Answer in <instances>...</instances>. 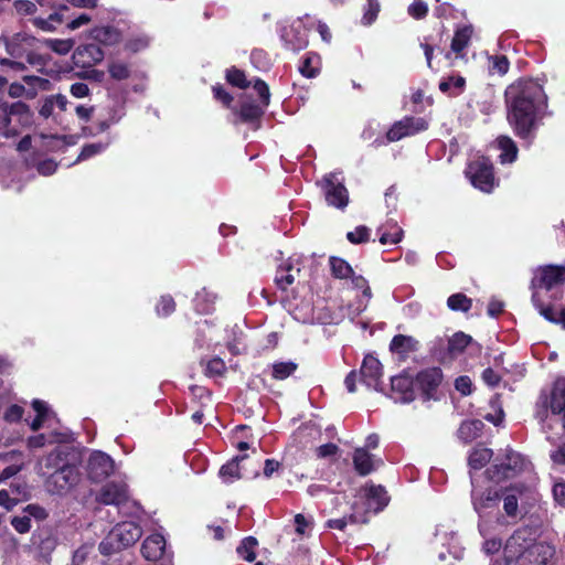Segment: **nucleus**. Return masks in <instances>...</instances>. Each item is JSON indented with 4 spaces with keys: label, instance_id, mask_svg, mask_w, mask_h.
Listing matches in <instances>:
<instances>
[{
    "label": "nucleus",
    "instance_id": "f257e3e1",
    "mask_svg": "<svg viewBox=\"0 0 565 565\" xmlns=\"http://www.w3.org/2000/svg\"><path fill=\"white\" fill-rule=\"evenodd\" d=\"M508 121L518 137L527 139L547 108V96L535 79L521 78L505 89Z\"/></svg>",
    "mask_w": 565,
    "mask_h": 565
},
{
    "label": "nucleus",
    "instance_id": "f03ea898",
    "mask_svg": "<svg viewBox=\"0 0 565 565\" xmlns=\"http://www.w3.org/2000/svg\"><path fill=\"white\" fill-rule=\"evenodd\" d=\"M504 561H495L491 565H545L554 555V547L544 542H537L532 530H516L504 546Z\"/></svg>",
    "mask_w": 565,
    "mask_h": 565
},
{
    "label": "nucleus",
    "instance_id": "7ed1b4c3",
    "mask_svg": "<svg viewBox=\"0 0 565 565\" xmlns=\"http://www.w3.org/2000/svg\"><path fill=\"white\" fill-rule=\"evenodd\" d=\"M535 418L541 424L546 440L554 444L562 433L550 434L554 425L562 424V431H565V379H558L551 391L550 396H541L536 403Z\"/></svg>",
    "mask_w": 565,
    "mask_h": 565
},
{
    "label": "nucleus",
    "instance_id": "20e7f679",
    "mask_svg": "<svg viewBox=\"0 0 565 565\" xmlns=\"http://www.w3.org/2000/svg\"><path fill=\"white\" fill-rule=\"evenodd\" d=\"M0 42L3 44L7 53L12 58H2V66L11 67L15 71H23L25 60L26 63L33 65L36 63L38 55L35 53V38L26 32H17L10 35H1Z\"/></svg>",
    "mask_w": 565,
    "mask_h": 565
},
{
    "label": "nucleus",
    "instance_id": "39448f33",
    "mask_svg": "<svg viewBox=\"0 0 565 565\" xmlns=\"http://www.w3.org/2000/svg\"><path fill=\"white\" fill-rule=\"evenodd\" d=\"M388 503V497L382 486H367L360 490L349 515L352 523H366L371 513L382 511Z\"/></svg>",
    "mask_w": 565,
    "mask_h": 565
},
{
    "label": "nucleus",
    "instance_id": "423d86ee",
    "mask_svg": "<svg viewBox=\"0 0 565 565\" xmlns=\"http://www.w3.org/2000/svg\"><path fill=\"white\" fill-rule=\"evenodd\" d=\"M31 121L32 113L26 104L0 102V135L4 138L18 136Z\"/></svg>",
    "mask_w": 565,
    "mask_h": 565
},
{
    "label": "nucleus",
    "instance_id": "0eeeda50",
    "mask_svg": "<svg viewBox=\"0 0 565 565\" xmlns=\"http://www.w3.org/2000/svg\"><path fill=\"white\" fill-rule=\"evenodd\" d=\"M141 535V529L135 522L118 523L99 543V551L103 555H110L135 544Z\"/></svg>",
    "mask_w": 565,
    "mask_h": 565
},
{
    "label": "nucleus",
    "instance_id": "6e6552de",
    "mask_svg": "<svg viewBox=\"0 0 565 565\" xmlns=\"http://www.w3.org/2000/svg\"><path fill=\"white\" fill-rule=\"evenodd\" d=\"M525 466L526 460L521 454L507 449L504 454L495 457L484 473L489 481L499 483L514 478L524 470Z\"/></svg>",
    "mask_w": 565,
    "mask_h": 565
},
{
    "label": "nucleus",
    "instance_id": "1a4fd4ad",
    "mask_svg": "<svg viewBox=\"0 0 565 565\" xmlns=\"http://www.w3.org/2000/svg\"><path fill=\"white\" fill-rule=\"evenodd\" d=\"M330 267L332 275L335 278L349 280L353 288L362 290V298L359 300V305L355 310V316L364 311L367 307L370 299L372 298V291L367 280L361 275H355L349 263H347L342 258L331 257Z\"/></svg>",
    "mask_w": 565,
    "mask_h": 565
},
{
    "label": "nucleus",
    "instance_id": "9d476101",
    "mask_svg": "<svg viewBox=\"0 0 565 565\" xmlns=\"http://www.w3.org/2000/svg\"><path fill=\"white\" fill-rule=\"evenodd\" d=\"M471 478V502L473 510L478 513L480 520H484L488 513H491L499 505L500 493L498 490L492 488L482 489L479 484V478L475 473H470Z\"/></svg>",
    "mask_w": 565,
    "mask_h": 565
},
{
    "label": "nucleus",
    "instance_id": "9b49d317",
    "mask_svg": "<svg viewBox=\"0 0 565 565\" xmlns=\"http://www.w3.org/2000/svg\"><path fill=\"white\" fill-rule=\"evenodd\" d=\"M466 175L475 188L483 192H491L495 185L492 163L486 157L479 156L471 160L466 169Z\"/></svg>",
    "mask_w": 565,
    "mask_h": 565
},
{
    "label": "nucleus",
    "instance_id": "f8f14e48",
    "mask_svg": "<svg viewBox=\"0 0 565 565\" xmlns=\"http://www.w3.org/2000/svg\"><path fill=\"white\" fill-rule=\"evenodd\" d=\"M319 184L329 205L341 210L348 205L349 192L344 186V178L341 172L326 174Z\"/></svg>",
    "mask_w": 565,
    "mask_h": 565
},
{
    "label": "nucleus",
    "instance_id": "ddd939ff",
    "mask_svg": "<svg viewBox=\"0 0 565 565\" xmlns=\"http://www.w3.org/2000/svg\"><path fill=\"white\" fill-rule=\"evenodd\" d=\"M81 480V472L73 461L66 463L58 471L50 473L46 480V488L54 494H65Z\"/></svg>",
    "mask_w": 565,
    "mask_h": 565
},
{
    "label": "nucleus",
    "instance_id": "4468645a",
    "mask_svg": "<svg viewBox=\"0 0 565 565\" xmlns=\"http://www.w3.org/2000/svg\"><path fill=\"white\" fill-rule=\"evenodd\" d=\"M310 17H306V20L298 19L291 24L284 26L281 30V40L285 46L294 52L303 50L308 45V31L309 24H312Z\"/></svg>",
    "mask_w": 565,
    "mask_h": 565
},
{
    "label": "nucleus",
    "instance_id": "2eb2a0df",
    "mask_svg": "<svg viewBox=\"0 0 565 565\" xmlns=\"http://www.w3.org/2000/svg\"><path fill=\"white\" fill-rule=\"evenodd\" d=\"M565 282V265H545L539 267L532 279L534 290L543 288L550 290Z\"/></svg>",
    "mask_w": 565,
    "mask_h": 565
},
{
    "label": "nucleus",
    "instance_id": "dca6fc26",
    "mask_svg": "<svg viewBox=\"0 0 565 565\" xmlns=\"http://www.w3.org/2000/svg\"><path fill=\"white\" fill-rule=\"evenodd\" d=\"M87 476L94 482H100L114 471V460L103 451H94L87 460Z\"/></svg>",
    "mask_w": 565,
    "mask_h": 565
},
{
    "label": "nucleus",
    "instance_id": "f3484780",
    "mask_svg": "<svg viewBox=\"0 0 565 565\" xmlns=\"http://www.w3.org/2000/svg\"><path fill=\"white\" fill-rule=\"evenodd\" d=\"M428 128V122L420 117H405L395 122L386 134L387 141H398Z\"/></svg>",
    "mask_w": 565,
    "mask_h": 565
},
{
    "label": "nucleus",
    "instance_id": "a211bd4d",
    "mask_svg": "<svg viewBox=\"0 0 565 565\" xmlns=\"http://www.w3.org/2000/svg\"><path fill=\"white\" fill-rule=\"evenodd\" d=\"M382 374L381 362L372 354L365 355L360 369L361 381L363 384L375 391H381Z\"/></svg>",
    "mask_w": 565,
    "mask_h": 565
},
{
    "label": "nucleus",
    "instance_id": "6ab92c4d",
    "mask_svg": "<svg viewBox=\"0 0 565 565\" xmlns=\"http://www.w3.org/2000/svg\"><path fill=\"white\" fill-rule=\"evenodd\" d=\"M104 56V51L99 45L89 43L77 46L73 52L72 58L76 66L87 68L102 62Z\"/></svg>",
    "mask_w": 565,
    "mask_h": 565
},
{
    "label": "nucleus",
    "instance_id": "aec40b11",
    "mask_svg": "<svg viewBox=\"0 0 565 565\" xmlns=\"http://www.w3.org/2000/svg\"><path fill=\"white\" fill-rule=\"evenodd\" d=\"M96 500L107 505H121L128 500L127 484L124 482H108L102 487Z\"/></svg>",
    "mask_w": 565,
    "mask_h": 565
},
{
    "label": "nucleus",
    "instance_id": "412c9836",
    "mask_svg": "<svg viewBox=\"0 0 565 565\" xmlns=\"http://www.w3.org/2000/svg\"><path fill=\"white\" fill-rule=\"evenodd\" d=\"M415 381L408 375H397L391 379V397L396 403H409L415 398Z\"/></svg>",
    "mask_w": 565,
    "mask_h": 565
},
{
    "label": "nucleus",
    "instance_id": "4be33fe9",
    "mask_svg": "<svg viewBox=\"0 0 565 565\" xmlns=\"http://www.w3.org/2000/svg\"><path fill=\"white\" fill-rule=\"evenodd\" d=\"M68 11L65 4L58 6L47 18L35 17L31 20L32 24L44 32H53L58 25L65 22L66 17L64 12Z\"/></svg>",
    "mask_w": 565,
    "mask_h": 565
},
{
    "label": "nucleus",
    "instance_id": "5701e85b",
    "mask_svg": "<svg viewBox=\"0 0 565 565\" xmlns=\"http://www.w3.org/2000/svg\"><path fill=\"white\" fill-rule=\"evenodd\" d=\"M68 451L64 448H55L49 455L43 458V462L40 466V473L46 475L53 471H58L71 460L68 459Z\"/></svg>",
    "mask_w": 565,
    "mask_h": 565
},
{
    "label": "nucleus",
    "instance_id": "b1692460",
    "mask_svg": "<svg viewBox=\"0 0 565 565\" xmlns=\"http://www.w3.org/2000/svg\"><path fill=\"white\" fill-rule=\"evenodd\" d=\"M166 550V540L160 534L148 536L141 546V554L148 561H158Z\"/></svg>",
    "mask_w": 565,
    "mask_h": 565
},
{
    "label": "nucleus",
    "instance_id": "393cba45",
    "mask_svg": "<svg viewBox=\"0 0 565 565\" xmlns=\"http://www.w3.org/2000/svg\"><path fill=\"white\" fill-rule=\"evenodd\" d=\"M441 382V372L439 369H427L418 373L415 380V386L422 390L427 396L435 391Z\"/></svg>",
    "mask_w": 565,
    "mask_h": 565
},
{
    "label": "nucleus",
    "instance_id": "a878e982",
    "mask_svg": "<svg viewBox=\"0 0 565 565\" xmlns=\"http://www.w3.org/2000/svg\"><path fill=\"white\" fill-rule=\"evenodd\" d=\"M491 527V523L487 520H481L478 523L479 533L484 539L482 551L487 555L494 554L502 547L501 540L493 535Z\"/></svg>",
    "mask_w": 565,
    "mask_h": 565
},
{
    "label": "nucleus",
    "instance_id": "bb28decb",
    "mask_svg": "<svg viewBox=\"0 0 565 565\" xmlns=\"http://www.w3.org/2000/svg\"><path fill=\"white\" fill-rule=\"evenodd\" d=\"M381 461L374 459L364 448H358L354 451L353 463L355 470L361 476H366L376 469Z\"/></svg>",
    "mask_w": 565,
    "mask_h": 565
},
{
    "label": "nucleus",
    "instance_id": "cd10ccee",
    "mask_svg": "<svg viewBox=\"0 0 565 565\" xmlns=\"http://www.w3.org/2000/svg\"><path fill=\"white\" fill-rule=\"evenodd\" d=\"M90 36L105 45H114L121 40L120 31L113 25L97 26L90 31Z\"/></svg>",
    "mask_w": 565,
    "mask_h": 565
},
{
    "label": "nucleus",
    "instance_id": "c85d7f7f",
    "mask_svg": "<svg viewBox=\"0 0 565 565\" xmlns=\"http://www.w3.org/2000/svg\"><path fill=\"white\" fill-rule=\"evenodd\" d=\"M377 233L380 234V243L383 245L397 244L401 242L403 235L402 228L392 220L380 226Z\"/></svg>",
    "mask_w": 565,
    "mask_h": 565
},
{
    "label": "nucleus",
    "instance_id": "c756f323",
    "mask_svg": "<svg viewBox=\"0 0 565 565\" xmlns=\"http://www.w3.org/2000/svg\"><path fill=\"white\" fill-rule=\"evenodd\" d=\"M68 440V434L67 433H57L53 431L50 435L39 434L35 436H31L28 438V447L29 448H42L46 444H54V443H64Z\"/></svg>",
    "mask_w": 565,
    "mask_h": 565
},
{
    "label": "nucleus",
    "instance_id": "7c9ffc66",
    "mask_svg": "<svg viewBox=\"0 0 565 565\" xmlns=\"http://www.w3.org/2000/svg\"><path fill=\"white\" fill-rule=\"evenodd\" d=\"M417 341L408 335L398 334L393 338L390 349L393 353L405 356L416 350Z\"/></svg>",
    "mask_w": 565,
    "mask_h": 565
},
{
    "label": "nucleus",
    "instance_id": "2f4dec72",
    "mask_svg": "<svg viewBox=\"0 0 565 565\" xmlns=\"http://www.w3.org/2000/svg\"><path fill=\"white\" fill-rule=\"evenodd\" d=\"M498 148L501 150L499 156L500 162L512 163L518 157V147L515 142L508 136H501L498 138Z\"/></svg>",
    "mask_w": 565,
    "mask_h": 565
},
{
    "label": "nucleus",
    "instance_id": "473e14b6",
    "mask_svg": "<svg viewBox=\"0 0 565 565\" xmlns=\"http://www.w3.org/2000/svg\"><path fill=\"white\" fill-rule=\"evenodd\" d=\"M473 29L471 25H463L456 30L451 41V51L456 54L461 53L469 44Z\"/></svg>",
    "mask_w": 565,
    "mask_h": 565
},
{
    "label": "nucleus",
    "instance_id": "72a5a7b5",
    "mask_svg": "<svg viewBox=\"0 0 565 565\" xmlns=\"http://www.w3.org/2000/svg\"><path fill=\"white\" fill-rule=\"evenodd\" d=\"M482 428L483 423L481 420H466L458 429V437L465 443H470L479 436Z\"/></svg>",
    "mask_w": 565,
    "mask_h": 565
},
{
    "label": "nucleus",
    "instance_id": "f704fd0d",
    "mask_svg": "<svg viewBox=\"0 0 565 565\" xmlns=\"http://www.w3.org/2000/svg\"><path fill=\"white\" fill-rule=\"evenodd\" d=\"M492 455V450L489 448L476 447L468 458L470 469L480 470L490 461Z\"/></svg>",
    "mask_w": 565,
    "mask_h": 565
},
{
    "label": "nucleus",
    "instance_id": "c9c22d12",
    "mask_svg": "<svg viewBox=\"0 0 565 565\" xmlns=\"http://www.w3.org/2000/svg\"><path fill=\"white\" fill-rule=\"evenodd\" d=\"M471 337L463 333L457 332L448 340V354L450 358H456L463 352L467 345L471 342Z\"/></svg>",
    "mask_w": 565,
    "mask_h": 565
},
{
    "label": "nucleus",
    "instance_id": "e433bc0d",
    "mask_svg": "<svg viewBox=\"0 0 565 565\" xmlns=\"http://www.w3.org/2000/svg\"><path fill=\"white\" fill-rule=\"evenodd\" d=\"M32 407L36 412V417L32 420L30 427L33 431H36L43 426L44 422L51 417L52 412L47 404L40 399H34L32 402Z\"/></svg>",
    "mask_w": 565,
    "mask_h": 565
},
{
    "label": "nucleus",
    "instance_id": "4c0bfd02",
    "mask_svg": "<svg viewBox=\"0 0 565 565\" xmlns=\"http://www.w3.org/2000/svg\"><path fill=\"white\" fill-rule=\"evenodd\" d=\"M125 111V102L121 99H116L111 107H109L107 118L100 124L102 130L108 129L111 125H115L124 118Z\"/></svg>",
    "mask_w": 565,
    "mask_h": 565
},
{
    "label": "nucleus",
    "instance_id": "58836bf2",
    "mask_svg": "<svg viewBox=\"0 0 565 565\" xmlns=\"http://www.w3.org/2000/svg\"><path fill=\"white\" fill-rule=\"evenodd\" d=\"M297 364L295 362L279 361L270 365V375L274 380L284 381L295 373Z\"/></svg>",
    "mask_w": 565,
    "mask_h": 565
},
{
    "label": "nucleus",
    "instance_id": "ea45409f",
    "mask_svg": "<svg viewBox=\"0 0 565 565\" xmlns=\"http://www.w3.org/2000/svg\"><path fill=\"white\" fill-rule=\"evenodd\" d=\"M264 107L262 104H255L254 102H244L241 106V118L247 122H254L258 120L264 114Z\"/></svg>",
    "mask_w": 565,
    "mask_h": 565
},
{
    "label": "nucleus",
    "instance_id": "a19ab883",
    "mask_svg": "<svg viewBox=\"0 0 565 565\" xmlns=\"http://www.w3.org/2000/svg\"><path fill=\"white\" fill-rule=\"evenodd\" d=\"M466 79L462 76H449L439 83V89L450 96L459 95L465 87Z\"/></svg>",
    "mask_w": 565,
    "mask_h": 565
},
{
    "label": "nucleus",
    "instance_id": "79ce46f5",
    "mask_svg": "<svg viewBox=\"0 0 565 565\" xmlns=\"http://www.w3.org/2000/svg\"><path fill=\"white\" fill-rule=\"evenodd\" d=\"M151 43V38L143 32L131 33L126 42V49L137 53L147 49Z\"/></svg>",
    "mask_w": 565,
    "mask_h": 565
},
{
    "label": "nucleus",
    "instance_id": "37998d69",
    "mask_svg": "<svg viewBox=\"0 0 565 565\" xmlns=\"http://www.w3.org/2000/svg\"><path fill=\"white\" fill-rule=\"evenodd\" d=\"M44 45L58 55L68 54L75 45L73 39H46Z\"/></svg>",
    "mask_w": 565,
    "mask_h": 565
},
{
    "label": "nucleus",
    "instance_id": "c03bdc74",
    "mask_svg": "<svg viewBox=\"0 0 565 565\" xmlns=\"http://www.w3.org/2000/svg\"><path fill=\"white\" fill-rule=\"evenodd\" d=\"M242 459H244V457H236L221 467L220 477L224 482L230 483L241 478L238 461Z\"/></svg>",
    "mask_w": 565,
    "mask_h": 565
},
{
    "label": "nucleus",
    "instance_id": "a18cd8bd",
    "mask_svg": "<svg viewBox=\"0 0 565 565\" xmlns=\"http://www.w3.org/2000/svg\"><path fill=\"white\" fill-rule=\"evenodd\" d=\"M257 546V540L253 536L244 539L237 546L238 555L247 562H253L256 557L255 548Z\"/></svg>",
    "mask_w": 565,
    "mask_h": 565
},
{
    "label": "nucleus",
    "instance_id": "49530a36",
    "mask_svg": "<svg viewBox=\"0 0 565 565\" xmlns=\"http://www.w3.org/2000/svg\"><path fill=\"white\" fill-rule=\"evenodd\" d=\"M509 60L504 55H493L488 58V70L491 74L504 75L509 71Z\"/></svg>",
    "mask_w": 565,
    "mask_h": 565
},
{
    "label": "nucleus",
    "instance_id": "de8ad7c7",
    "mask_svg": "<svg viewBox=\"0 0 565 565\" xmlns=\"http://www.w3.org/2000/svg\"><path fill=\"white\" fill-rule=\"evenodd\" d=\"M108 73L116 81H124L130 76V67L122 61H113L108 64Z\"/></svg>",
    "mask_w": 565,
    "mask_h": 565
},
{
    "label": "nucleus",
    "instance_id": "09e8293b",
    "mask_svg": "<svg viewBox=\"0 0 565 565\" xmlns=\"http://www.w3.org/2000/svg\"><path fill=\"white\" fill-rule=\"evenodd\" d=\"M215 296L206 290H202L196 294L195 297V309L200 313H209L212 310V305L215 301Z\"/></svg>",
    "mask_w": 565,
    "mask_h": 565
},
{
    "label": "nucleus",
    "instance_id": "8fccbe9b",
    "mask_svg": "<svg viewBox=\"0 0 565 565\" xmlns=\"http://www.w3.org/2000/svg\"><path fill=\"white\" fill-rule=\"evenodd\" d=\"M226 79L231 85L242 89L247 88L252 84L250 81H247L245 73L236 67L227 70Z\"/></svg>",
    "mask_w": 565,
    "mask_h": 565
},
{
    "label": "nucleus",
    "instance_id": "3c124183",
    "mask_svg": "<svg viewBox=\"0 0 565 565\" xmlns=\"http://www.w3.org/2000/svg\"><path fill=\"white\" fill-rule=\"evenodd\" d=\"M503 510L508 516H516L519 508V499L514 490H508L502 494Z\"/></svg>",
    "mask_w": 565,
    "mask_h": 565
},
{
    "label": "nucleus",
    "instance_id": "603ef678",
    "mask_svg": "<svg viewBox=\"0 0 565 565\" xmlns=\"http://www.w3.org/2000/svg\"><path fill=\"white\" fill-rule=\"evenodd\" d=\"M447 305L454 311L466 312L471 308V299L463 294H455L448 298Z\"/></svg>",
    "mask_w": 565,
    "mask_h": 565
},
{
    "label": "nucleus",
    "instance_id": "864d4df0",
    "mask_svg": "<svg viewBox=\"0 0 565 565\" xmlns=\"http://www.w3.org/2000/svg\"><path fill=\"white\" fill-rule=\"evenodd\" d=\"M108 145H109V142H96V143L85 145L82 148V151H81L79 156L77 157L76 161L78 162V161L87 160L98 153H102L103 151L106 150Z\"/></svg>",
    "mask_w": 565,
    "mask_h": 565
},
{
    "label": "nucleus",
    "instance_id": "5fc2aeb1",
    "mask_svg": "<svg viewBox=\"0 0 565 565\" xmlns=\"http://www.w3.org/2000/svg\"><path fill=\"white\" fill-rule=\"evenodd\" d=\"M532 302L539 312L548 321L556 322L558 312L554 311L552 307H544L540 300V294L537 290L533 291Z\"/></svg>",
    "mask_w": 565,
    "mask_h": 565
},
{
    "label": "nucleus",
    "instance_id": "6e6d98bb",
    "mask_svg": "<svg viewBox=\"0 0 565 565\" xmlns=\"http://www.w3.org/2000/svg\"><path fill=\"white\" fill-rule=\"evenodd\" d=\"M8 94L12 98L25 97L28 99H33L36 96L34 88H28L25 85L18 82L12 83L9 86Z\"/></svg>",
    "mask_w": 565,
    "mask_h": 565
},
{
    "label": "nucleus",
    "instance_id": "4d7b16f0",
    "mask_svg": "<svg viewBox=\"0 0 565 565\" xmlns=\"http://www.w3.org/2000/svg\"><path fill=\"white\" fill-rule=\"evenodd\" d=\"M318 57L308 54L299 66V72L308 78L315 77L318 74Z\"/></svg>",
    "mask_w": 565,
    "mask_h": 565
},
{
    "label": "nucleus",
    "instance_id": "13d9d810",
    "mask_svg": "<svg viewBox=\"0 0 565 565\" xmlns=\"http://www.w3.org/2000/svg\"><path fill=\"white\" fill-rule=\"evenodd\" d=\"M295 275L287 273L284 268L282 264H280L276 270L275 282L277 287L281 290H287V288L294 284Z\"/></svg>",
    "mask_w": 565,
    "mask_h": 565
},
{
    "label": "nucleus",
    "instance_id": "bf43d9fd",
    "mask_svg": "<svg viewBox=\"0 0 565 565\" xmlns=\"http://www.w3.org/2000/svg\"><path fill=\"white\" fill-rule=\"evenodd\" d=\"M379 12H380L379 1L377 0H367V4L364 9V13L362 17V23L364 25L372 24L376 20Z\"/></svg>",
    "mask_w": 565,
    "mask_h": 565
},
{
    "label": "nucleus",
    "instance_id": "052dcab7",
    "mask_svg": "<svg viewBox=\"0 0 565 565\" xmlns=\"http://www.w3.org/2000/svg\"><path fill=\"white\" fill-rule=\"evenodd\" d=\"M347 238L352 244L365 243L370 239V228L363 225L358 226L347 234Z\"/></svg>",
    "mask_w": 565,
    "mask_h": 565
},
{
    "label": "nucleus",
    "instance_id": "680f3d73",
    "mask_svg": "<svg viewBox=\"0 0 565 565\" xmlns=\"http://www.w3.org/2000/svg\"><path fill=\"white\" fill-rule=\"evenodd\" d=\"M407 12L414 19H423L428 13V6L424 0H413L408 6Z\"/></svg>",
    "mask_w": 565,
    "mask_h": 565
},
{
    "label": "nucleus",
    "instance_id": "e2e57ef3",
    "mask_svg": "<svg viewBox=\"0 0 565 565\" xmlns=\"http://www.w3.org/2000/svg\"><path fill=\"white\" fill-rule=\"evenodd\" d=\"M157 313L167 317L175 310V302L171 296H162L156 307Z\"/></svg>",
    "mask_w": 565,
    "mask_h": 565
},
{
    "label": "nucleus",
    "instance_id": "0e129e2a",
    "mask_svg": "<svg viewBox=\"0 0 565 565\" xmlns=\"http://www.w3.org/2000/svg\"><path fill=\"white\" fill-rule=\"evenodd\" d=\"M13 7L15 12L20 15H33L38 11L36 3L30 0H15Z\"/></svg>",
    "mask_w": 565,
    "mask_h": 565
},
{
    "label": "nucleus",
    "instance_id": "69168bd1",
    "mask_svg": "<svg viewBox=\"0 0 565 565\" xmlns=\"http://www.w3.org/2000/svg\"><path fill=\"white\" fill-rule=\"evenodd\" d=\"M23 82L28 88H34L36 93L39 89L46 90L50 85L49 79L34 75L23 76Z\"/></svg>",
    "mask_w": 565,
    "mask_h": 565
},
{
    "label": "nucleus",
    "instance_id": "338daca9",
    "mask_svg": "<svg viewBox=\"0 0 565 565\" xmlns=\"http://www.w3.org/2000/svg\"><path fill=\"white\" fill-rule=\"evenodd\" d=\"M253 87L260 98V104L264 107H267L270 102V92L268 85L264 81L257 78L254 81Z\"/></svg>",
    "mask_w": 565,
    "mask_h": 565
},
{
    "label": "nucleus",
    "instance_id": "774afa93",
    "mask_svg": "<svg viewBox=\"0 0 565 565\" xmlns=\"http://www.w3.org/2000/svg\"><path fill=\"white\" fill-rule=\"evenodd\" d=\"M92 21V17L86 13V12H83V13H79L78 15L70 19L65 26L68 31H75V30H78L83 26H86L90 23Z\"/></svg>",
    "mask_w": 565,
    "mask_h": 565
}]
</instances>
